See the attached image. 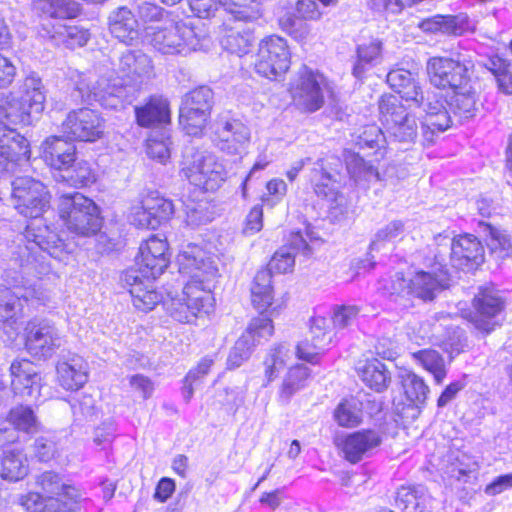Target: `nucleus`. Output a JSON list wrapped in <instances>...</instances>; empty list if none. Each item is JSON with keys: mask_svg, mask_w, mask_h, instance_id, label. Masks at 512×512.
Here are the masks:
<instances>
[{"mask_svg": "<svg viewBox=\"0 0 512 512\" xmlns=\"http://www.w3.org/2000/svg\"><path fill=\"white\" fill-rule=\"evenodd\" d=\"M11 200L14 208L24 217L34 219L25 229L24 237L51 257L64 261L72 248L43 223L41 216L50 206V194L39 180L29 176L17 177L12 181Z\"/></svg>", "mask_w": 512, "mask_h": 512, "instance_id": "f257e3e1", "label": "nucleus"}, {"mask_svg": "<svg viewBox=\"0 0 512 512\" xmlns=\"http://www.w3.org/2000/svg\"><path fill=\"white\" fill-rule=\"evenodd\" d=\"M152 68V61L148 55L141 51H127L122 54L119 61L122 82L110 84L106 80L95 81L94 75L77 70L71 71L69 77L84 101H98L104 106L115 107L117 101L114 98H120L122 86L127 85L124 78L148 75Z\"/></svg>", "mask_w": 512, "mask_h": 512, "instance_id": "f03ea898", "label": "nucleus"}, {"mask_svg": "<svg viewBox=\"0 0 512 512\" xmlns=\"http://www.w3.org/2000/svg\"><path fill=\"white\" fill-rule=\"evenodd\" d=\"M146 39L161 54L181 56L202 49L204 40L173 14L148 28Z\"/></svg>", "mask_w": 512, "mask_h": 512, "instance_id": "7ed1b4c3", "label": "nucleus"}, {"mask_svg": "<svg viewBox=\"0 0 512 512\" xmlns=\"http://www.w3.org/2000/svg\"><path fill=\"white\" fill-rule=\"evenodd\" d=\"M58 210L60 219L72 234L91 237L102 228L100 208L92 199L81 193L61 196Z\"/></svg>", "mask_w": 512, "mask_h": 512, "instance_id": "20e7f679", "label": "nucleus"}, {"mask_svg": "<svg viewBox=\"0 0 512 512\" xmlns=\"http://www.w3.org/2000/svg\"><path fill=\"white\" fill-rule=\"evenodd\" d=\"M180 172L192 185L205 191L217 190L227 178L223 164L214 154L193 147L184 151Z\"/></svg>", "mask_w": 512, "mask_h": 512, "instance_id": "39448f33", "label": "nucleus"}, {"mask_svg": "<svg viewBox=\"0 0 512 512\" xmlns=\"http://www.w3.org/2000/svg\"><path fill=\"white\" fill-rule=\"evenodd\" d=\"M289 91L298 110L313 113L324 105L329 84L321 73L304 68L291 82Z\"/></svg>", "mask_w": 512, "mask_h": 512, "instance_id": "423d86ee", "label": "nucleus"}, {"mask_svg": "<svg viewBox=\"0 0 512 512\" xmlns=\"http://www.w3.org/2000/svg\"><path fill=\"white\" fill-rule=\"evenodd\" d=\"M380 120L385 133L398 142H413L418 135L416 119L393 95L383 96L379 103Z\"/></svg>", "mask_w": 512, "mask_h": 512, "instance_id": "0eeeda50", "label": "nucleus"}, {"mask_svg": "<svg viewBox=\"0 0 512 512\" xmlns=\"http://www.w3.org/2000/svg\"><path fill=\"white\" fill-rule=\"evenodd\" d=\"M290 64L291 53L286 39L271 35L260 41L254 63L259 75L277 80L286 74Z\"/></svg>", "mask_w": 512, "mask_h": 512, "instance_id": "6e6552de", "label": "nucleus"}, {"mask_svg": "<svg viewBox=\"0 0 512 512\" xmlns=\"http://www.w3.org/2000/svg\"><path fill=\"white\" fill-rule=\"evenodd\" d=\"M414 102L425 113L421 123L422 143L430 145L434 143L439 133L446 131L452 125L451 116L445 106L446 100L434 91H427L426 94L422 92L419 100Z\"/></svg>", "mask_w": 512, "mask_h": 512, "instance_id": "1a4fd4ad", "label": "nucleus"}, {"mask_svg": "<svg viewBox=\"0 0 512 512\" xmlns=\"http://www.w3.org/2000/svg\"><path fill=\"white\" fill-rule=\"evenodd\" d=\"M177 263L180 274L190 279L215 281L219 275L218 257L201 245H186L179 252Z\"/></svg>", "mask_w": 512, "mask_h": 512, "instance_id": "9d476101", "label": "nucleus"}, {"mask_svg": "<svg viewBox=\"0 0 512 512\" xmlns=\"http://www.w3.org/2000/svg\"><path fill=\"white\" fill-rule=\"evenodd\" d=\"M469 62L449 57H432L427 62V74L430 83L439 89L465 88L471 81Z\"/></svg>", "mask_w": 512, "mask_h": 512, "instance_id": "9b49d317", "label": "nucleus"}, {"mask_svg": "<svg viewBox=\"0 0 512 512\" xmlns=\"http://www.w3.org/2000/svg\"><path fill=\"white\" fill-rule=\"evenodd\" d=\"M273 333L272 319L263 316L253 318L230 350L227 358L228 368L235 369L240 367L250 358L253 349L263 341H267Z\"/></svg>", "mask_w": 512, "mask_h": 512, "instance_id": "f8f14e48", "label": "nucleus"}, {"mask_svg": "<svg viewBox=\"0 0 512 512\" xmlns=\"http://www.w3.org/2000/svg\"><path fill=\"white\" fill-rule=\"evenodd\" d=\"M104 131V119L89 108L70 111L62 123V132L70 140L95 142L103 137Z\"/></svg>", "mask_w": 512, "mask_h": 512, "instance_id": "ddd939ff", "label": "nucleus"}, {"mask_svg": "<svg viewBox=\"0 0 512 512\" xmlns=\"http://www.w3.org/2000/svg\"><path fill=\"white\" fill-rule=\"evenodd\" d=\"M25 330V347L38 359L51 358L63 344L59 330L48 320L30 321Z\"/></svg>", "mask_w": 512, "mask_h": 512, "instance_id": "4468645a", "label": "nucleus"}, {"mask_svg": "<svg viewBox=\"0 0 512 512\" xmlns=\"http://www.w3.org/2000/svg\"><path fill=\"white\" fill-rule=\"evenodd\" d=\"M167 251L166 240L152 236L141 244L135 266L128 270L139 271L140 275L145 277L158 278L168 267Z\"/></svg>", "mask_w": 512, "mask_h": 512, "instance_id": "2eb2a0df", "label": "nucleus"}, {"mask_svg": "<svg viewBox=\"0 0 512 512\" xmlns=\"http://www.w3.org/2000/svg\"><path fill=\"white\" fill-rule=\"evenodd\" d=\"M156 278L140 275L139 271L126 270L121 276L123 286L128 290L133 306L143 312L151 311L161 301V295L156 291Z\"/></svg>", "mask_w": 512, "mask_h": 512, "instance_id": "dca6fc26", "label": "nucleus"}, {"mask_svg": "<svg viewBox=\"0 0 512 512\" xmlns=\"http://www.w3.org/2000/svg\"><path fill=\"white\" fill-rule=\"evenodd\" d=\"M252 304L263 317H277L286 307L283 299H274L272 275L267 269H260L251 285Z\"/></svg>", "mask_w": 512, "mask_h": 512, "instance_id": "f3484780", "label": "nucleus"}, {"mask_svg": "<svg viewBox=\"0 0 512 512\" xmlns=\"http://www.w3.org/2000/svg\"><path fill=\"white\" fill-rule=\"evenodd\" d=\"M191 10L200 18L211 16L219 6H223L238 21L250 22L261 16L259 4L252 1L250 5L236 3L233 0H188Z\"/></svg>", "mask_w": 512, "mask_h": 512, "instance_id": "a211bd4d", "label": "nucleus"}, {"mask_svg": "<svg viewBox=\"0 0 512 512\" xmlns=\"http://www.w3.org/2000/svg\"><path fill=\"white\" fill-rule=\"evenodd\" d=\"M11 389L22 398L37 399L40 396L41 376L35 365L27 359H17L10 366Z\"/></svg>", "mask_w": 512, "mask_h": 512, "instance_id": "6ab92c4d", "label": "nucleus"}, {"mask_svg": "<svg viewBox=\"0 0 512 512\" xmlns=\"http://www.w3.org/2000/svg\"><path fill=\"white\" fill-rule=\"evenodd\" d=\"M473 306L476 312L471 320L475 327L487 333L492 331L497 324L494 317L503 308L498 292L491 287L481 289L475 296Z\"/></svg>", "mask_w": 512, "mask_h": 512, "instance_id": "aec40b11", "label": "nucleus"}, {"mask_svg": "<svg viewBox=\"0 0 512 512\" xmlns=\"http://www.w3.org/2000/svg\"><path fill=\"white\" fill-rule=\"evenodd\" d=\"M30 150L27 140L19 133L0 127V174L12 170L21 160H28Z\"/></svg>", "mask_w": 512, "mask_h": 512, "instance_id": "412c9836", "label": "nucleus"}, {"mask_svg": "<svg viewBox=\"0 0 512 512\" xmlns=\"http://www.w3.org/2000/svg\"><path fill=\"white\" fill-rule=\"evenodd\" d=\"M217 146L228 154H239L247 146L250 139L249 128L239 120L217 121Z\"/></svg>", "mask_w": 512, "mask_h": 512, "instance_id": "4be33fe9", "label": "nucleus"}, {"mask_svg": "<svg viewBox=\"0 0 512 512\" xmlns=\"http://www.w3.org/2000/svg\"><path fill=\"white\" fill-rule=\"evenodd\" d=\"M88 370V363L83 357L69 354L57 362V380L66 390H78L88 381Z\"/></svg>", "mask_w": 512, "mask_h": 512, "instance_id": "5701e85b", "label": "nucleus"}, {"mask_svg": "<svg viewBox=\"0 0 512 512\" xmlns=\"http://www.w3.org/2000/svg\"><path fill=\"white\" fill-rule=\"evenodd\" d=\"M381 443L380 435L373 430H362L347 435L339 444L344 458L351 463L368 456Z\"/></svg>", "mask_w": 512, "mask_h": 512, "instance_id": "b1692460", "label": "nucleus"}, {"mask_svg": "<svg viewBox=\"0 0 512 512\" xmlns=\"http://www.w3.org/2000/svg\"><path fill=\"white\" fill-rule=\"evenodd\" d=\"M38 484L42 490L47 494L46 498L40 496V501H45L51 497L59 499L58 504L60 506H66L67 511H72L73 507L77 504L81 498L79 490L65 483L61 477L53 472H45L38 478Z\"/></svg>", "mask_w": 512, "mask_h": 512, "instance_id": "393cba45", "label": "nucleus"}, {"mask_svg": "<svg viewBox=\"0 0 512 512\" xmlns=\"http://www.w3.org/2000/svg\"><path fill=\"white\" fill-rule=\"evenodd\" d=\"M483 257V247L473 235H460L452 240L451 261L455 267L465 269L470 264L479 265Z\"/></svg>", "mask_w": 512, "mask_h": 512, "instance_id": "a878e982", "label": "nucleus"}, {"mask_svg": "<svg viewBox=\"0 0 512 512\" xmlns=\"http://www.w3.org/2000/svg\"><path fill=\"white\" fill-rule=\"evenodd\" d=\"M43 158L52 168L65 171L75 162L76 147L61 137L52 136L43 143Z\"/></svg>", "mask_w": 512, "mask_h": 512, "instance_id": "bb28decb", "label": "nucleus"}, {"mask_svg": "<svg viewBox=\"0 0 512 512\" xmlns=\"http://www.w3.org/2000/svg\"><path fill=\"white\" fill-rule=\"evenodd\" d=\"M109 30L121 42L132 45L139 39V23L126 7H119L109 15Z\"/></svg>", "mask_w": 512, "mask_h": 512, "instance_id": "cd10ccee", "label": "nucleus"}, {"mask_svg": "<svg viewBox=\"0 0 512 512\" xmlns=\"http://www.w3.org/2000/svg\"><path fill=\"white\" fill-rule=\"evenodd\" d=\"M28 472V460L22 449L8 447L3 450L0 458L1 478L17 482L26 477Z\"/></svg>", "mask_w": 512, "mask_h": 512, "instance_id": "c85d7f7f", "label": "nucleus"}, {"mask_svg": "<svg viewBox=\"0 0 512 512\" xmlns=\"http://www.w3.org/2000/svg\"><path fill=\"white\" fill-rule=\"evenodd\" d=\"M447 283L445 273L419 271L409 281V292L423 300H432Z\"/></svg>", "mask_w": 512, "mask_h": 512, "instance_id": "c756f323", "label": "nucleus"}, {"mask_svg": "<svg viewBox=\"0 0 512 512\" xmlns=\"http://www.w3.org/2000/svg\"><path fill=\"white\" fill-rule=\"evenodd\" d=\"M215 281H206V279H190L183 289L184 300H189L202 313H209L214 306V296L212 288Z\"/></svg>", "mask_w": 512, "mask_h": 512, "instance_id": "7c9ffc66", "label": "nucleus"}, {"mask_svg": "<svg viewBox=\"0 0 512 512\" xmlns=\"http://www.w3.org/2000/svg\"><path fill=\"white\" fill-rule=\"evenodd\" d=\"M9 424L14 430L26 434H34L40 428V422L34 410L27 405H16L11 408L4 422H0V433L6 432Z\"/></svg>", "mask_w": 512, "mask_h": 512, "instance_id": "2f4dec72", "label": "nucleus"}, {"mask_svg": "<svg viewBox=\"0 0 512 512\" xmlns=\"http://www.w3.org/2000/svg\"><path fill=\"white\" fill-rule=\"evenodd\" d=\"M452 92L449 107L455 116L464 120L473 118L477 112L478 97L472 81L467 82L465 88H457Z\"/></svg>", "mask_w": 512, "mask_h": 512, "instance_id": "473e14b6", "label": "nucleus"}, {"mask_svg": "<svg viewBox=\"0 0 512 512\" xmlns=\"http://www.w3.org/2000/svg\"><path fill=\"white\" fill-rule=\"evenodd\" d=\"M310 182L315 193L329 201L338 200V186L334 176L328 172L324 165V159H318L310 171Z\"/></svg>", "mask_w": 512, "mask_h": 512, "instance_id": "72a5a7b5", "label": "nucleus"}, {"mask_svg": "<svg viewBox=\"0 0 512 512\" xmlns=\"http://www.w3.org/2000/svg\"><path fill=\"white\" fill-rule=\"evenodd\" d=\"M388 85L407 101L419 100L422 90L415 76L408 70L395 69L387 74Z\"/></svg>", "mask_w": 512, "mask_h": 512, "instance_id": "f704fd0d", "label": "nucleus"}, {"mask_svg": "<svg viewBox=\"0 0 512 512\" xmlns=\"http://www.w3.org/2000/svg\"><path fill=\"white\" fill-rule=\"evenodd\" d=\"M136 117L139 125L149 127L155 124L170 121V109L166 99L152 97L140 108H136Z\"/></svg>", "mask_w": 512, "mask_h": 512, "instance_id": "c9c22d12", "label": "nucleus"}, {"mask_svg": "<svg viewBox=\"0 0 512 512\" xmlns=\"http://www.w3.org/2000/svg\"><path fill=\"white\" fill-rule=\"evenodd\" d=\"M344 161L350 176L358 184H366L373 181H380L378 170L366 162L359 154L352 151L344 152Z\"/></svg>", "mask_w": 512, "mask_h": 512, "instance_id": "e433bc0d", "label": "nucleus"}, {"mask_svg": "<svg viewBox=\"0 0 512 512\" xmlns=\"http://www.w3.org/2000/svg\"><path fill=\"white\" fill-rule=\"evenodd\" d=\"M47 35L55 41L56 45L62 44L70 49L83 47L90 39L88 30L78 26H53V30L47 31Z\"/></svg>", "mask_w": 512, "mask_h": 512, "instance_id": "4c0bfd02", "label": "nucleus"}, {"mask_svg": "<svg viewBox=\"0 0 512 512\" xmlns=\"http://www.w3.org/2000/svg\"><path fill=\"white\" fill-rule=\"evenodd\" d=\"M382 59V42L379 39L361 43L357 47V60L353 67V75L361 78L368 67L380 63Z\"/></svg>", "mask_w": 512, "mask_h": 512, "instance_id": "58836bf2", "label": "nucleus"}, {"mask_svg": "<svg viewBox=\"0 0 512 512\" xmlns=\"http://www.w3.org/2000/svg\"><path fill=\"white\" fill-rule=\"evenodd\" d=\"M480 227L485 234L487 246L496 259L503 260L512 256V243L506 231L488 223H480Z\"/></svg>", "mask_w": 512, "mask_h": 512, "instance_id": "ea45409f", "label": "nucleus"}, {"mask_svg": "<svg viewBox=\"0 0 512 512\" xmlns=\"http://www.w3.org/2000/svg\"><path fill=\"white\" fill-rule=\"evenodd\" d=\"M359 375L362 381L376 392L385 390L391 379L385 365L377 359L369 360L360 367Z\"/></svg>", "mask_w": 512, "mask_h": 512, "instance_id": "a19ab883", "label": "nucleus"}, {"mask_svg": "<svg viewBox=\"0 0 512 512\" xmlns=\"http://www.w3.org/2000/svg\"><path fill=\"white\" fill-rule=\"evenodd\" d=\"M33 9L51 18H73L79 12V5L72 0H34Z\"/></svg>", "mask_w": 512, "mask_h": 512, "instance_id": "79ce46f5", "label": "nucleus"}, {"mask_svg": "<svg viewBox=\"0 0 512 512\" xmlns=\"http://www.w3.org/2000/svg\"><path fill=\"white\" fill-rule=\"evenodd\" d=\"M412 357L433 376L436 384H442L447 375V368L444 358L439 352L432 349H423L412 353Z\"/></svg>", "mask_w": 512, "mask_h": 512, "instance_id": "37998d69", "label": "nucleus"}, {"mask_svg": "<svg viewBox=\"0 0 512 512\" xmlns=\"http://www.w3.org/2000/svg\"><path fill=\"white\" fill-rule=\"evenodd\" d=\"M210 113L193 107L180 106L179 123L183 131L191 136H200L205 130Z\"/></svg>", "mask_w": 512, "mask_h": 512, "instance_id": "c03bdc74", "label": "nucleus"}, {"mask_svg": "<svg viewBox=\"0 0 512 512\" xmlns=\"http://www.w3.org/2000/svg\"><path fill=\"white\" fill-rule=\"evenodd\" d=\"M404 394L411 404H422L425 402L429 387L425 381L409 370H403L399 374Z\"/></svg>", "mask_w": 512, "mask_h": 512, "instance_id": "a18cd8bd", "label": "nucleus"}, {"mask_svg": "<svg viewBox=\"0 0 512 512\" xmlns=\"http://www.w3.org/2000/svg\"><path fill=\"white\" fill-rule=\"evenodd\" d=\"M253 37L250 32L242 31L240 27H231L226 30L221 39L222 47L232 54L242 56L250 51Z\"/></svg>", "mask_w": 512, "mask_h": 512, "instance_id": "49530a36", "label": "nucleus"}, {"mask_svg": "<svg viewBox=\"0 0 512 512\" xmlns=\"http://www.w3.org/2000/svg\"><path fill=\"white\" fill-rule=\"evenodd\" d=\"M63 178L75 187L90 186L96 182V173L88 161L75 158V162L65 170Z\"/></svg>", "mask_w": 512, "mask_h": 512, "instance_id": "de8ad7c7", "label": "nucleus"}, {"mask_svg": "<svg viewBox=\"0 0 512 512\" xmlns=\"http://www.w3.org/2000/svg\"><path fill=\"white\" fill-rule=\"evenodd\" d=\"M291 358L289 348L279 344L269 350L264 359V374L268 382L273 381Z\"/></svg>", "mask_w": 512, "mask_h": 512, "instance_id": "09e8293b", "label": "nucleus"}, {"mask_svg": "<svg viewBox=\"0 0 512 512\" xmlns=\"http://www.w3.org/2000/svg\"><path fill=\"white\" fill-rule=\"evenodd\" d=\"M310 376V370L303 365H296L289 369L279 395L280 398L288 402L290 398L305 386V382Z\"/></svg>", "mask_w": 512, "mask_h": 512, "instance_id": "8fccbe9b", "label": "nucleus"}, {"mask_svg": "<svg viewBox=\"0 0 512 512\" xmlns=\"http://www.w3.org/2000/svg\"><path fill=\"white\" fill-rule=\"evenodd\" d=\"M407 233L405 223L401 220H393L377 230L371 241L372 250H380L386 243L401 241Z\"/></svg>", "mask_w": 512, "mask_h": 512, "instance_id": "3c124183", "label": "nucleus"}, {"mask_svg": "<svg viewBox=\"0 0 512 512\" xmlns=\"http://www.w3.org/2000/svg\"><path fill=\"white\" fill-rule=\"evenodd\" d=\"M58 501L59 499L51 497L42 503L40 494L36 492H29L19 498L20 505L27 512H70L67 511V505L60 506Z\"/></svg>", "mask_w": 512, "mask_h": 512, "instance_id": "603ef678", "label": "nucleus"}, {"mask_svg": "<svg viewBox=\"0 0 512 512\" xmlns=\"http://www.w3.org/2000/svg\"><path fill=\"white\" fill-rule=\"evenodd\" d=\"M422 495L420 487L402 486L397 491L396 505L402 512H422Z\"/></svg>", "mask_w": 512, "mask_h": 512, "instance_id": "864d4df0", "label": "nucleus"}, {"mask_svg": "<svg viewBox=\"0 0 512 512\" xmlns=\"http://www.w3.org/2000/svg\"><path fill=\"white\" fill-rule=\"evenodd\" d=\"M361 408L355 399L343 400L334 411L335 421L342 427H354L361 422Z\"/></svg>", "mask_w": 512, "mask_h": 512, "instance_id": "5fc2aeb1", "label": "nucleus"}, {"mask_svg": "<svg viewBox=\"0 0 512 512\" xmlns=\"http://www.w3.org/2000/svg\"><path fill=\"white\" fill-rule=\"evenodd\" d=\"M464 20L456 16L437 15L423 22V28L431 32L459 35L464 31Z\"/></svg>", "mask_w": 512, "mask_h": 512, "instance_id": "6e6d98bb", "label": "nucleus"}, {"mask_svg": "<svg viewBox=\"0 0 512 512\" xmlns=\"http://www.w3.org/2000/svg\"><path fill=\"white\" fill-rule=\"evenodd\" d=\"M144 200L145 208L151 212V215L158 222V227L169 220L174 213L173 203L158 193H150L144 197Z\"/></svg>", "mask_w": 512, "mask_h": 512, "instance_id": "4d7b16f0", "label": "nucleus"}, {"mask_svg": "<svg viewBox=\"0 0 512 512\" xmlns=\"http://www.w3.org/2000/svg\"><path fill=\"white\" fill-rule=\"evenodd\" d=\"M330 324V320L321 315H315L311 318L309 334L312 341L317 343V348H329L332 344L334 333Z\"/></svg>", "mask_w": 512, "mask_h": 512, "instance_id": "13d9d810", "label": "nucleus"}, {"mask_svg": "<svg viewBox=\"0 0 512 512\" xmlns=\"http://www.w3.org/2000/svg\"><path fill=\"white\" fill-rule=\"evenodd\" d=\"M167 310L170 315L177 321L182 323H190L202 312L196 308L189 300H184V295L180 298H172L166 303Z\"/></svg>", "mask_w": 512, "mask_h": 512, "instance_id": "bf43d9fd", "label": "nucleus"}, {"mask_svg": "<svg viewBox=\"0 0 512 512\" xmlns=\"http://www.w3.org/2000/svg\"><path fill=\"white\" fill-rule=\"evenodd\" d=\"M170 139L164 134H153L147 139L146 153L149 158L165 164L171 156Z\"/></svg>", "mask_w": 512, "mask_h": 512, "instance_id": "052dcab7", "label": "nucleus"}, {"mask_svg": "<svg viewBox=\"0 0 512 512\" xmlns=\"http://www.w3.org/2000/svg\"><path fill=\"white\" fill-rule=\"evenodd\" d=\"M21 293H14L8 288L0 289V317L8 321L22 314Z\"/></svg>", "mask_w": 512, "mask_h": 512, "instance_id": "680f3d73", "label": "nucleus"}, {"mask_svg": "<svg viewBox=\"0 0 512 512\" xmlns=\"http://www.w3.org/2000/svg\"><path fill=\"white\" fill-rule=\"evenodd\" d=\"M489 70L495 76L498 89L506 94L512 95V70L510 65L503 59H490Z\"/></svg>", "mask_w": 512, "mask_h": 512, "instance_id": "e2e57ef3", "label": "nucleus"}, {"mask_svg": "<svg viewBox=\"0 0 512 512\" xmlns=\"http://www.w3.org/2000/svg\"><path fill=\"white\" fill-rule=\"evenodd\" d=\"M212 99H213V92L210 88L201 86L199 88H196L189 93H187L183 100L182 104L186 107H193L195 109H201L204 112L210 113L212 110Z\"/></svg>", "mask_w": 512, "mask_h": 512, "instance_id": "0e129e2a", "label": "nucleus"}, {"mask_svg": "<svg viewBox=\"0 0 512 512\" xmlns=\"http://www.w3.org/2000/svg\"><path fill=\"white\" fill-rule=\"evenodd\" d=\"M358 144L362 148H377L380 155L383 156L382 150L385 149L386 137L377 125H367L358 136Z\"/></svg>", "mask_w": 512, "mask_h": 512, "instance_id": "69168bd1", "label": "nucleus"}, {"mask_svg": "<svg viewBox=\"0 0 512 512\" xmlns=\"http://www.w3.org/2000/svg\"><path fill=\"white\" fill-rule=\"evenodd\" d=\"M167 14L171 13L149 2H143L138 6V16L144 24L145 37L147 29L165 19Z\"/></svg>", "mask_w": 512, "mask_h": 512, "instance_id": "338daca9", "label": "nucleus"}, {"mask_svg": "<svg viewBox=\"0 0 512 512\" xmlns=\"http://www.w3.org/2000/svg\"><path fill=\"white\" fill-rule=\"evenodd\" d=\"M294 264V254H292L287 248H281L274 253L267 270H269L271 274L272 272L284 274L291 272L294 268Z\"/></svg>", "mask_w": 512, "mask_h": 512, "instance_id": "774afa93", "label": "nucleus"}]
</instances>
